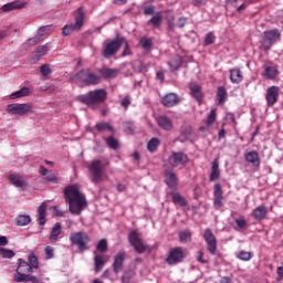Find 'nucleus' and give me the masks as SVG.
Wrapping results in <instances>:
<instances>
[{"mask_svg":"<svg viewBox=\"0 0 283 283\" xmlns=\"http://www.w3.org/2000/svg\"><path fill=\"white\" fill-rule=\"evenodd\" d=\"M64 200L69 205V211L72 216H81L87 209V197L83 193L78 186L70 185L64 189Z\"/></svg>","mask_w":283,"mask_h":283,"instance_id":"f257e3e1","label":"nucleus"},{"mask_svg":"<svg viewBox=\"0 0 283 283\" xmlns=\"http://www.w3.org/2000/svg\"><path fill=\"white\" fill-rule=\"evenodd\" d=\"M76 101L90 109H96V105H102L107 101V91L105 88L88 91L86 94L78 95Z\"/></svg>","mask_w":283,"mask_h":283,"instance_id":"f03ea898","label":"nucleus"},{"mask_svg":"<svg viewBox=\"0 0 283 283\" xmlns=\"http://www.w3.org/2000/svg\"><path fill=\"white\" fill-rule=\"evenodd\" d=\"M74 83H82L85 86L98 85L101 75L92 72V69H83L71 77Z\"/></svg>","mask_w":283,"mask_h":283,"instance_id":"7ed1b4c3","label":"nucleus"},{"mask_svg":"<svg viewBox=\"0 0 283 283\" xmlns=\"http://www.w3.org/2000/svg\"><path fill=\"white\" fill-rule=\"evenodd\" d=\"M85 10H83V7H80L75 11V23H69L65 24L62 28V35L63 36H70L73 32H81L83 30V25H85Z\"/></svg>","mask_w":283,"mask_h":283,"instance_id":"20e7f679","label":"nucleus"},{"mask_svg":"<svg viewBox=\"0 0 283 283\" xmlns=\"http://www.w3.org/2000/svg\"><path fill=\"white\" fill-rule=\"evenodd\" d=\"M123 43H125V38L117 36L113 41H106L103 45L102 55L104 59H112L118 54Z\"/></svg>","mask_w":283,"mask_h":283,"instance_id":"39448f33","label":"nucleus"},{"mask_svg":"<svg viewBox=\"0 0 283 283\" xmlns=\"http://www.w3.org/2000/svg\"><path fill=\"white\" fill-rule=\"evenodd\" d=\"M281 36L282 33L279 31V29L264 31L260 50H263V52H269V50H271V48H273V45L280 41Z\"/></svg>","mask_w":283,"mask_h":283,"instance_id":"423d86ee","label":"nucleus"},{"mask_svg":"<svg viewBox=\"0 0 283 283\" xmlns=\"http://www.w3.org/2000/svg\"><path fill=\"white\" fill-rule=\"evenodd\" d=\"M92 239H90V234L87 232H73L70 235V242L78 248V251H87L90 249L87 244H90Z\"/></svg>","mask_w":283,"mask_h":283,"instance_id":"0eeeda50","label":"nucleus"},{"mask_svg":"<svg viewBox=\"0 0 283 283\" xmlns=\"http://www.w3.org/2000/svg\"><path fill=\"white\" fill-rule=\"evenodd\" d=\"M105 170V165H103V161L95 159L88 166V171L91 174V181L94 185H99V182H103V171Z\"/></svg>","mask_w":283,"mask_h":283,"instance_id":"6e6552de","label":"nucleus"},{"mask_svg":"<svg viewBox=\"0 0 283 283\" xmlns=\"http://www.w3.org/2000/svg\"><path fill=\"white\" fill-rule=\"evenodd\" d=\"M32 109H33V106L30 103L8 104L6 108L8 114H12L14 116H25V114H30Z\"/></svg>","mask_w":283,"mask_h":283,"instance_id":"1a4fd4ad","label":"nucleus"},{"mask_svg":"<svg viewBox=\"0 0 283 283\" xmlns=\"http://www.w3.org/2000/svg\"><path fill=\"white\" fill-rule=\"evenodd\" d=\"M203 240L207 244V250L210 255H216L218 253V239H216V234L211 231V229H206L203 232Z\"/></svg>","mask_w":283,"mask_h":283,"instance_id":"9d476101","label":"nucleus"},{"mask_svg":"<svg viewBox=\"0 0 283 283\" xmlns=\"http://www.w3.org/2000/svg\"><path fill=\"white\" fill-rule=\"evenodd\" d=\"M18 269L17 274L14 275V282H23V277H27L28 275L32 274V266L28 261H24L23 259L18 260Z\"/></svg>","mask_w":283,"mask_h":283,"instance_id":"9b49d317","label":"nucleus"},{"mask_svg":"<svg viewBox=\"0 0 283 283\" xmlns=\"http://www.w3.org/2000/svg\"><path fill=\"white\" fill-rule=\"evenodd\" d=\"M128 240L137 253L143 254L145 253V251H147V245L145 244V241H143L140 234H138L136 230L129 233Z\"/></svg>","mask_w":283,"mask_h":283,"instance_id":"f8f14e48","label":"nucleus"},{"mask_svg":"<svg viewBox=\"0 0 283 283\" xmlns=\"http://www.w3.org/2000/svg\"><path fill=\"white\" fill-rule=\"evenodd\" d=\"M185 260V250L180 247L170 250L168 256L166 258L167 264H180Z\"/></svg>","mask_w":283,"mask_h":283,"instance_id":"ddd939ff","label":"nucleus"},{"mask_svg":"<svg viewBox=\"0 0 283 283\" xmlns=\"http://www.w3.org/2000/svg\"><path fill=\"white\" fill-rule=\"evenodd\" d=\"M168 163L170 167H180L181 165L185 166L189 163V157L182 151H175L168 158Z\"/></svg>","mask_w":283,"mask_h":283,"instance_id":"4468645a","label":"nucleus"},{"mask_svg":"<svg viewBox=\"0 0 283 283\" xmlns=\"http://www.w3.org/2000/svg\"><path fill=\"white\" fill-rule=\"evenodd\" d=\"M265 101L268 103V107H273L277 101H280V87L271 86L266 90Z\"/></svg>","mask_w":283,"mask_h":283,"instance_id":"2eb2a0df","label":"nucleus"},{"mask_svg":"<svg viewBox=\"0 0 283 283\" xmlns=\"http://www.w3.org/2000/svg\"><path fill=\"white\" fill-rule=\"evenodd\" d=\"M222 186L220 184L214 185V191H213V206L217 211H220L224 207V203L222 200H224V197L222 196Z\"/></svg>","mask_w":283,"mask_h":283,"instance_id":"dca6fc26","label":"nucleus"},{"mask_svg":"<svg viewBox=\"0 0 283 283\" xmlns=\"http://www.w3.org/2000/svg\"><path fill=\"white\" fill-rule=\"evenodd\" d=\"M180 103V96L176 93H168L161 98L164 107H176Z\"/></svg>","mask_w":283,"mask_h":283,"instance_id":"f3484780","label":"nucleus"},{"mask_svg":"<svg viewBox=\"0 0 283 283\" xmlns=\"http://www.w3.org/2000/svg\"><path fill=\"white\" fill-rule=\"evenodd\" d=\"M156 123L164 132H171L174 129V122L166 115H160L156 118Z\"/></svg>","mask_w":283,"mask_h":283,"instance_id":"a211bd4d","label":"nucleus"},{"mask_svg":"<svg viewBox=\"0 0 283 283\" xmlns=\"http://www.w3.org/2000/svg\"><path fill=\"white\" fill-rule=\"evenodd\" d=\"M25 6H28V2L18 0L2 6L0 10L2 12H12V10H23Z\"/></svg>","mask_w":283,"mask_h":283,"instance_id":"6ab92c4d","label":"nucleus"},{"mask_svg":"<svg viewBox=\"0 0 283 283\" xmlns=\"http://www.w3.org/2000/svg\"><path fill=\"white\" fill-rule=\"evenodd\" d=\"M252 216L254 220L262 222V220H266V216H269V209H266V206L261 205L253 210Z\"/></svg>","mask_w":283,"mask_h":283,"instance_id":"aec40b11","label":"nucleus"},{"mask_svg":"<svg viewBox=\"0 0 283 283\" xmlns=\"http://www.w3.org/2000/svg\"><path fill=\"white\" fill-rule=\"evenodd\" d=\"M245 161L252 165L253 167H260L261 159H260V153L256 150H251L245 154Z\"/></svg>","mask_w":283,"mask_h":283,"instance_id":"412c9836","label":"nucleus"},{"mask_svg":"<svg viewBox=\"0 0 283 283\" xmlns=\"http://www.w3.org/2000/svg\"><path fill=\"white\" fill-rule=\"evenodd\" d=\"M125 258L127 254L125 252H118L115 256L113 269L115 273H120V269H123V263L125 262Z\"/></svg>","mask_w":283,"mask_h":283,"instance_id":"4be33fe9","label":"nucleus"},{"mask_svg":"<svg viewBox=\"0 0 283 283\" xmlns=\"http://www.w3.org/2000/svg\"><path fill=\"white\" fill-rule=\"evenodd\" d=\"M230 81L233 84H239L244 81V75H242V71L239 67H234L230 70Z\"/></svg>","mask_w":283,"mask_h":283,"instance_id":"5701e85b","label":"nucleus"},{"mask_svg":"<svg viewBox=\"0 0 283 283\" xmlns=\"http://www.w3.org/2000/svg\"><path fill=\"white\" fill-rule=\"evenodd\" d=\"M279 74H280V72L277 71V67L265 66L263 73H262V76L264 78H268V81H273L274 78H277Z\"/></svg>","mask_w":283,"mask_h":283,"instance_id":"b1692460","label":"nucleus"},{"mask_svg":"<svg viewBox=\"0 0 283 283\" xmlns=\"http://www.w3.org/2000/svg\"><path fill=\"white\" fill-rule=\"evenodd\" d=\"M108 260L109 259L105 254H95L94 262L96 273L103 270V266L107 264Z\"/></svg>","mask_w":283,"mask_h":283,"instance_id":"393cba45","label":"nucleus"},{"mask_svg":"<svg viewBox=\"0 0 283 283\" xmlns=\"http://www.w3.org/2000/svg\"><path fill=\"white\" fill-rule=\"evenodd\" d=\"M9 180L11 182V185H14V187H18V188H25L27 184H25V180H23V177H21V175L19 174H11L9 175Z\"/></svg>","mask_w":283,"mask_h":283,"instance_id":"a878e982","label":"nucleus"},{"mask_svg":"<svg viewBox=\"0 0 283 283\" xmlns=\"http://www.w3.org/2000/svg\"><path fill=\"white\" fill-rule=\"evenodd\" d=\"M166 185L171 188L178 187V177L176 176V172H174V170L171 169L166 170Z\"/></svg>","mask_w":283,"mask_h":283,"instance_id":"bb28decb","label":"nucleus"},{"mask_svg":"<svg viewBox=\"0 0 283 283\" xmlns=\"http://www.w3.org/2000/svg\"><path fill=\"white\" fill-rule=\"evenodd\" d=\"M220 178V163L218 159L211 163V174L209 177L210 182H214V180H218Z\"/></svg>","mask_w":283,"mask_h":283,"instance_id":"cd10ccee","label":"nucleus"},{"mask_svg":"<svg viewBox=\"0 0 283 283\" xmlns=\"http://www.w3.org/2000/svg\"><path fill=\"white\" fill-rule=\"evenodd\" d=\"M45 213H48V203L42 202L38 208V222L41 227L45 224Z\"/></svg>","mask_w":283,"mask_h":283,"instance_id":"c85d7f7f","label":"nucleus"},{"mask_svg":"<svg viewBox=\"0 0 283 283\" xmlns=\"http://www.w3.org/2000/svg\"><path fill=\"white\" fill-rule=\"evenodd\" d=\"M190 95L192 96V98H196L197 102H199V104L202 103V87L200 85H192L190 86Z\"/></svg>","mask_w":283,"mask_h":283,"instance_id":"c756f323","label":"nucleus"},{"mask_svg":"<svg viewBox=\"0 0 283 283\" xmlns=\"http://www.w3.org/2000/svg\"><path fill=\"white\" fill-rule=\"evenodd\" d=\"M174 205H178L179 207H187V199L180 195V192H171Z\"/></svg>","mask_w":283,"mask_h":283,"instance_id":"7c9ffc66","label":"nucleus"},{"mask_svg":"<svg viewBox=\"0 0 283 283\" xmlns=\"http://www.w3.org/2000/svg\"><path fill=\"white\" fill-rule=\"evenodd\" d=\"M62 226L60 222H56L54 227L51 230V234L49 237V240L51 242H56L59 240V234L61 233Z\"/></svg>","mask_w":283,"mask_h":283,"instance_id":"2f4dec72","label":"nucleus"},{"mask_svg":"<svg viewBox=\"0 0 283 283\" xmlns=\"http://www.w3.org/2000/svg\"><path fill=\"white\" fill-rule=\"evenodd\" d=\"M101 74L104 78H116V76H118V71L115 69H102Z\"/></svg>","mask_w":283,"mask_h":283,"instance_id":"473e14b6","label":"nucleus"},{"mask_svg":"<svg viewBox=\"0 0 283 283\" xmlns=\"http://www.w3.org/2000/svg\"><path fill=\"white\" fill-rule=\"evenodd\" d=\"M217 101L219 105H223L224 101H227V88H224V86L218 88Z\"/></svg>","mask_w":283,"mask_h":283,"instance_id":"72a5a7b5","label":"nucleus"},{"mask_svg":"<svg viewBox=\"0 0 283 283\" xmlns=\"http://www.w3.org/2000/svg\"><path fill=\"white\" fill-rule=\"evenodd\" d=\"M95 129H97V132H115V129L112 127V125L109 123H97L95 125Z\"/></svg>","mask_w":283,"mask_h":283,"instance_id":"f704fd0d","label":"nucleus"},{"mask_svg":"<svg viewBox=\"0 0 283 283\" xmlns=\"http://www.w3.org/2000/svg\"><path fill=\"white\" fill-rule=\"evenodd\" d=\"M159 146L160 139L154 137L148 142L147 149L148 151H151V154H154V151H156V149H158Z\"/></svg>","mask_w":283,"mask_h":283,"instance_id":"c9c22d12","label":"nucleus"},{"mask_svg":"<svg viewBox=\"0 0 283 283\" xmlns=\"http://www.w3.org/2000/svg\"><path fill=\"white\" fill-rule=\"evenodd\" d=\"M30 222H32V219L28 214H20L17 218L18 227H25V224H30Z\"/></svg>","mask_w":283,"mask_h":283,"instance_id":"e433bc0d","label":"nucleus"},{"mask_svg":"<svg viewBox=\"0 0 283 283\" xmlns=\"http://www.w3.org/2000/svg\"><path fill=\"white\" fill-rule=\"evenodd\" d=\"M139 44L144 50H151L154 46V41L149 38H142Z\"/></svg>","mask_w":283,"mask_h":283,"instance_id":"4c0bfd02","label":"nucleus"},{"mask_svg":"<svg viewBox=\"0 0 283 283\" xmlns=\"http://www.w3.org/2000/svg\"><path fill=\"white\" fill-rule=\"evenodd\" d=\"M149 23H151V25H154V28H160L161 23H163V15H160V13H156L150 20Z\"/></svg>","mask_w":283,"mask_h":283,"instance_id":"58836bf2","label":"nucleus"},{"mask_svg":"<svg viewBox=\"0 0 283 283\" xmlns=\"http://www.w3.org/2000/svg\"><path fill=\"white\" fill-rule=\"evenodd\" d=\"M106 145H108V147H111V149H118V147H120V144H118V139L109 136L106 138Z\"/></svg>","mask_w":283,"mask_h":283,"instance_id":"ea45409f","label":"nucleus"},{"mask_svg":"<svg viewBox=\"0 0 283 283\" xmlns=\"http://www.w3.org/2000/svg\"><path fill=\"white\" fill-rule=\"evenodd\" d=\"M14 255H15L14 251L8 250L4 248H0V256L1 258L10 260V259L14 258Z\"/></svg>","mask_w":283,"mask_h":283,"instance_id":"a19ab883","label":"nucleus"},{"mask_svg":"<svg viewBox=\"0 0 283 283\" xmlns=\"http://www.w3.org/2000/svg\"><path fill=\"white\" fill-rule=\"evenodd\" d=\"M237 227L234 228L235 231H241L242 229H247L249 227V223L244 218L235 219Z\"/></svg>","mask_w":283,"mask_h":283,"instance_id":"79ce46f5","label":"nucleus"},{"mask_svg":"<svg viewBox=\"0 0 283 283\" xmlns=\"http://www.w3.org/2000/svg\"><path fill=\"white\" fill-rule=\"evenodd\" d=\"M238 258L243 262H249V260L253 258V252L241 251L239 252Z\"/></svg>","mask_w":283,"mask_h":283,"instance_id":"37998d69","label":"nucleus"},{"mask_svg":"<svg viewBox=\"0 0 283 283\" xmlns=\"http://www.w3.org/2000/svg\"><path fill=\"white\" fill-rule=\"evenodd\" d=\"M50 51V48H48L46 44L41 45L36 50V59H41V56H45V54H48V52Z\"/></svg>","mask_w":283,"mask_h":283,"instance_id":"c03bdc74","label":"nucleus"},{"mask_svg":"<svg viewBox=\"0 0 283 283\" xmlns=\"http://www.w3.org/2000/svg\"><path fill=\"white\" fill-rule=\"evenodd\" d=\"M180 242H189L191 240V232L189 230H185L179 232Z\"/></svg>","mask_w":283,"mask_h":283,"instance_id":"a18cd8bd","label":"nucleus"},{"mask_svg":"<svg viewBox=\"0 0 283 283\" xmlns=\"http://www.w3.org/2000/svg\"><path fill=\"white\" fill-rule=\"evenodd\" d=\"M216 116H217V109L213 108V109H211L210 114L208 115V118L206 122L208 127H211V125H213V123H216Z\"/></svg>","mask_w":283,"mask_h":283,"instance_id":"49530a36","label":"nucleus"},{"mask_svg":"<svg viewBox=\"0 0 283 283\" xmlns=\"http://www.w3.org/2000/svg\"><path fill=\"white\" fill-rule=\"evenodd\" d=\"M28 260L31 269H39V259L36 258V255L30 254Z\"/></svg>","mask_w":283,"mask_h":283,"instance_id":"de8ad7c7","label":"nucleus"},{"mask_svg":"<svg viewBox=\"0 0 283 283\" xmlns=\"http://www.w3.org/2000/svg\"><path fill=\"white\" fill-rule=\"evenodd\" d=\"M96 250L99 251V253H106L107 252V240L102 239L99 240Z\"/></svg>","mask_w":283,"mask_h":283,"instance_id":"09e8293b","label":"nucleus"},{"mask_svg":"<svg viewBox=\"0 0 283 283\" xmlns=\"http://www.w3.org/2000/svg\"><path fill=\"white\" fill-rule=\"evenodd\" d=\"M203 43H205V45H213L216 43V34H213V32H209L206 35Z\"/></svg>","mask_w":283,"mask_h":283,"instance_id":"8fccbe9b","label":"nucleus"},{"mask_svg":"<svg viewBox=\"0 0 283 283\" xmlns=\"http://www.w3.org/2000/svg\"><path fill=\"white\" fill-rule=\"evenodd\" d=\"M40 74H42V76H50V74H52V69L50 67V64H43L40 67Z\"/></svg>","mask_w":283,"mask_h":283,"instance_id":"3c124183","label":"nucleus"},{"mask_svg":"<svg viewBox=\"0 0 283 283\" xmlns=\"http://www.w3.org/2000/svg\"><path fill=\"white\" fill-rule=\"evenodd\" d=\"M181 65H182V60L180 59L172 60L171 62H169V66L174 72H176V70H180Z\"/></svg>","mask_w":283,"mask_h":283,"instance_id":"603ef678","label":"nucleus"},{"mask_svg":"<svg viewBox=\"0 0 283 283\" xmlns=\"http://www.w3.org/2000/svg\"><path fill=\"white\" fill-rule=\"evenodd\" d=\"M197 262H200V264H209V261L205 259V252H202V250L197 252Z\"/></svg>","mask_w":283,"mask_h":283,"instance_id":"864d4df0","label":"nucleus"},{"mask_svg":"<svg viewBox=\"0 0 283 283\" xmlns=\"http://www.w3.org/2000/svg\"><path fill=\"white\" fill-rule=\"evenodd\" d=\"M44 253L46 255V260H52V258H54V248L48 245L45 249H44Z\"/></svg>","mask_w":283,"mask_h":283,"instance_id":"5fc2aeb1","label":"nucleus"},{"mask_svg":"<svg viewBox=\"0 0 283 283\" xmlns=\"http://www.w3.org/2000/svg\"><path fill=\"white\" fill-rule=\"evenodd\" d=\"M20 281L22 282H32V283H41V281H39V277L34 276V275H28L27 277L20 279Z\"/></svg>","mask_w":283,"mask_h":283,"instance_id":"6e6d98bb","label":"nucleus"},{"mask_svg":"<svg viewBox=\"0 0 283 283\" xmlns=\"http://www.w3.org/2000/svg\"><path fill=\"white\" fill-rule=\"evenodd\" d=\"M123 45H125V49L122 53V56H129V54H132V49L129 48V44H127V40L123 42Z\"/></svg>","mask_w":283,"mask_h":283,"instance_id":"4d7b16f0","label":"nucleus"},{"mask_svg":"<svg viewBox=\"0 0 283 283\" xmlns=\"http://www.w3.org/2000/svg\"><path fill=\"white\" fill-rule=\"evenodd\" d=\"M20 95L23 97L25 96H30V94H32V90H30V87H22L20 91Z\"/></svg>","mask_w":283,"mask_h":283,"instance_id":"13d9d810","label":"nucleus"},{"mask_svg":"<svg viewBox=\"0 0 283 283\" xmlns=\"http://www.w3.org/2000/svg\"><path fill=\"white\" fill-rule=\"evenodd\" d=\"M120 105H122V107L127 109V107H129L132 105V99H129V96L124 97Z\"/></svg>","mask_w":283,"mask_h":283,"instance_id":"bf43d9fd","label":"nucleus"},{"mask_svg":"<svg viewBox=\"0 0 283 283\" xmlns=\"http://www.w3.org/2000/svg\"><path fill=\"white\" fill-rule=\"evenodd\" d=\"M209 3V0H192V6L196 8H200V6H207Z\"/></svg>","mask_w":283,"mask_h":283,"instance_id":"052dcab7","label":"nucleus"},{"mask_svg":"<svg viewBox=\"0 0 283 283\" xmlns=\"http://www.w3.org/2000/svg\"><path fill=\"white\" fill-rule=\"evenodd\" d=\"M277 282H282L283 279V263L276 269Z\"/></svg>","mask_w":283,"mask_h":283,"instance_id":"680f3d73","label":"nucleus"},{"mask_svg":"<svg viewBox=\"0 0 283 283\" xmlns=\"http://www.w3.org/2000/svg\"><path fill=\"white\" fill-rule=\"evenodd\" d=\"M132 275H134V272H126L123 276H122V282L123 283H127L129 282V279L132 277Z\"/></svg>","mask_w":283,"mask_h":283,"instance_id":"e2e57ef3","label":"nucleus"},{"mask_svg":"<svg viewBox=\"0 0 283 283\" xmlns=\"http://www.w3.org/2000/svg\"><path fill=\"white\" fill-rule=\"evenodd\" d=\"M9 98H11V101H14L17 98H23V96L21 95V91H17V92H13Z\"/></svg>","mask_w":283,"mask_h":283,"instance_id":"0e129e2a","label":"nucleus"},{"mask_svg":"<svg viewBox=\"0 0 283 283\" xmlns=\"http://www.w3.org/2000/svg\"><path fill=\"white\" fill-rule=\"evenodd\" d=\"M45 180H48V182H56L59 179L56 178V176L54 174H51L45 177Z\"/></svg>","mask_w":283,"mask_h":283,"instance_id":"69168bd1","label":"nucleus"},{"mask_svg":"<svg viewBox=\"0 0 283 283\" xmlns=\"http://www.w3.org/2000/svg\"><path fill=\"white\" fill-rule=\"evenodd\" d=\"M144 14H154V7H145Z\"/></svg>","mask_w":283,"mask_h":283,"instance_id":"338daca9","label":"nucleus"},{"mask_svg":"<svg viewBox=\"0 0 283 283\" xmlns=\"http://www.w3.org/2000/svg\"><path fill=\"white\" fill-rule=\"evenodd\" d=\"M39 174L42 176H48V168H45V166H40Z\"/></svg>","mask_w":283,"mask_h":283,"instance_id":"774afa93","label":"nucleus"}]
</instances>
